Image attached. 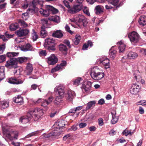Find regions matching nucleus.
Returning a JSON list of instances; mask_svg holds the SVG:
<instances>
[{"mask_svg":"<svg viewBox=\"0 0 146 146\" xmlns=\"http://www.w3.org/2000/svg\"><path fill=\"white\" fill-rule=\"evenodd\" d=\"M54 92L56 94L54 104L58 105L61 102L62 99L64 97L65 92V87L61 85L57 86L54 89Z\"/></svg>","mask_w":146,"mask_h":146,"instance_id":"obj_1","label":"nucleus"},{"mask_svg":"<svg viewBox=\"0 0 146 146\" xmlns=\"http://www.w3.org/2000/svg\"><path fill=\"white\" fill-rule=\"evenodd\" d=\"M3 131L4 136L10 140H15L18 139V132L13 131L8 128L3 127Z\"/></svg>","mask_w":146,"mask_h":146,"instance_id":"obj_2","label":"nucleus"},{"mask_svg":"<svg viewBox=\"0 0 146 146\" xmlns=\"http://www.w3.org/2000/svg\"><path fill=\"white\" fill-rule=\"evenodd\" d=\"M29 114L31 115L34 120L37 121L43 114V111L42 109L38 108H32L29 111Z\"/></svg>","mask_w":146,"mask_h":146,"instance_id":"obj_3","label":"nucleus"},{"mask_svg":"<svg viewBox=\"0 0 146 146\" xmlns=\"http://www.w3.org/2000/svg\"><path fill=\"white\" fill-rule=\"evenodd\" d=\"M43 2L41 1L38 0H33L32 1V6L29 7L27 10V13L29 15H33L34 14L38 11V8L36 7V5H40L42 6Z\"/></svg>","mask_w":146,"mask_h":146,"instance_id":"obj_4","label":"nucleus"},{"mask_svg":"<svg viewBox=\"0 0 146 146\" xmlns=\"http://www.w3.org/2000/svg\"><path fill=\"white\" fill-rule=\"evenodd\" d=\"M90 74L92 79L96 80L102 79L104 76V72H98L97 67L92 69Z\"/></svg>","mask_w":146,"mask_h":146,"instance_id":"obj_5","label":"nucleus"},{"mask_svg":"<svg viewBox=\"0 0 146 146\" xmlns=\"http://www.w3.org/2000/svg\"><path fill=\"white\" fill-rule=\"evenodd\" d=\"M128 37L129 38L131 43L135 45L139 40V35L136 32L133 31L129 34Z\"/></svg>","mask_w":146,"mask_h":146,"instance_id":"obj_6","label":"nucleus"},{"mask_svg":"<svg viewBox=\"0 0 146 146\" xmlns=\"http://www.w3.org/2000/svg\"><path fill=\"white\" fill-rule=\"evenodd\" d=\"M5 66L9 68H16L18 67L16 58H10L6 62Z\"/></svg>","mask_w":146,"mask_h":146,"instance_id":"obj_7","label":"nucleus"},{"mask_svg":"<svg viewBox=\"0 0 146 146\" xmlns=\"http://www.w3.org/2000/svg\"><path fill=\"white\" fill-rule=\"evenodd\" d=\"M24 80V79H20L16 77H11L9 79L8 82L11 84H22Z\"/></svg>","mask_w":146,"mask_h":146,"instance_id":"obj_8","label":"nucleus"},{"mask_svg":"<svg viewBox=\"0 0 146 146\" xmlns=\"http://www.w3.org/2000/svg\"><path fill=\"white\" fill-rule=\"evenodd\" d=\"M82 5L80 4L74 5L72 7L68 10V12L71 14H74L80 11L82 8Z\"/></svg>","mask_w":146,"mask_h":146,"instance_id":"obj_9","label":"nucleus"},{"mask_svg":"<svg viewBox=\"0 0 146 146\" xmlns=\"http://www.w3.org/2000/svg\"><path fill=\"white\" fill-rule=\"evenodd\" d=\"M141 86L136 83L133 84L130 89V93L132 94H137L140 90Z\"/></svg>","mask_w":146,"mask_h":146,"instance_id":"obj_10","label":"nucleus"},{"mask_svg":"<svg viewBox=\"0 0 146 146\" xmlns=\"http://www.w3.org/2000/svg\"><path fill=\"white\" fill-rule=\"evenodd\" d=\"M29 31L27 29H22L20 28L16 32V34L19 37L25 36L29 33Z\"/></svg>","mask_w":146,"mask_h":146,"instance_id":"obj_11","label":"nucleus"},{"mask_svg":"<svg viewBox=\"0 0 146 146\" xmlns=\"http://www.w3.org/2000/svg\"><path fill=\"white\" fill-rule=\"evenodd\" d=\"M76 20L80 23H82L84 27H86L88 23L86 19L83 15H79L76 18Z\"/></svg>","mask_w":146,"mask_h":146,"instance_id":"obj_12","label":"nucleus"},{"mask_svg":"<svg viewBox=\"0 0 146 146\" xmlns=\"http://www.w3.org/2000/svg\"><path fill=\"white\" fill-rule=\"evenodd\" d=\"M100 62L102 64L106 69L109 68L110 67V60L106 57L101 58L100 60Z\"/></svg>","mask_w":146,"mask_h":146,"instance_id":"obj_13","label":"nucleus"},{"mask_svg":"<svg viewBox=\"0 0 146 146\" xmlns=\"http://www.w3.org/2000/svg\"><path fill=\"white\" fill-rule=\"evenodd\" d=\"M57 57L54 54H52L48 58V63L49 64L54 65L57 62Z\"/></svg>","mask_w":146,"mask_h":146,"instance_id":"obj_14","label":"nucleus"},{"mask_svg":"<svg viewBox=\"0 0 146 146\" xmlns=\"http://www.w3.org/2000/svg\"><path fill=\"white\" fill-rule=\"evenodd\" d=\"M91 83L90 82L88 81L85 84L82 85V90L83 92L88 93L91 88Z\"/></svg>","mask_w":146,"mask_h":146,"instance_id":"obj_15","label":"nucleus"},{"mask_svg":"<svg viewBox=\"0 0 146 146\" xmlns=\"http://www.w3.org/2000/svg\"><path fill=\"white\" fill-rule=\"evenodd\" d=\"M32 115H30L29 114L28 112L27 115L25 116H23L21 117L20 119V121L23 123L25 124L29 122L32 117L31 116Z\"/></svg>","mask_w":146,"mask_h":146,"instance_id":"obj_16","label":"nucleus"},{"mask_svg":"<svg viewBox=\"0 0 146 146\" xmlns=\"http://www.w3.org/2000/svg\"><path fill=\"white\" fill-rule=\"evenodd\" d=\"M66 61H62L60 65H58L54 68H53L51 71L52 72H54L56 71L59 70H62L63 69V67L66 66Z\"/></svg>","mask_w":146,"mask_h":146,"instance_id":"obj_17","label":"nucleus"},{"mask_svg":"<svg viewBox=\"0 0 146 146\" xmlns=\"http://www.w3.org/2000/svg\"><path fill=\"white\" fill-rule=\"evenodd\" d=\"M21 50L23 51H34L35 49L29 43H27L23 46L21 48Z\"/></svg>","mask_w":146,"mask_h":146,"instance_id":"obj_18","label":"nucleus"},{"mask_svg":"<svg viewBox=\"0 0 146 146\" xmlns=\"http://www.w3.org/2000/svg\"><path fill=\"white\" fill-rule=\"evenodd\" d=\"M133 74L134 79H135L137 81L139 82L141 81L142 83L144 82V80H142L141 76L140 75V73L138 70L135 71V73H133Z\"/></svg>","mask_w":146,"mask_h":146,"instance_id":"obj_19","label":"nucleus"},{"mask_svg":"<svg viewBox=\"0 0 146 146\" xmlns=\"http://www.w3.org/2000/svg\"><path fill=\"white\" fill-rule=\"evenodd\" d=\"M104 7L102 5H98L96 6L95 8V11L97 15H100L104 12Z\"/></svg>","mask_w":146,"mask_h":146,"instance_id":"obj_20","label":"nucleus"},{"mask_svg":"<svg viewBox=\"0 0 146 146\" xmlns=\"http://www.w3.org/2000/svg\"><path fill=\"white\" fill-rule=\"evenodd\" d=\"M55 41L52 38H48L45 40V42L44 44V46H46L54 45Z\"/></svg>","mask_w":146,"mask_h":146,"instance_id":"obj_21","label":"nucleus"},{"mask_svg":"<svg viewBox=\"0 0 146 146\" xmlns=\"http://www.w3.org/2000/svg\"><path fill=\"white\" fill-rule=\"evenodd\" d=\"M33 70L32 65L30 63H28L26 67V70L25 71L27 75L31 74Z\"/></svg>","mask_w":146,"mask_h":146,"instance_id":"obj_22","label":"nucleus"},{"mask_svg":"<svg viewBox=\"0 0 146 146\" xmlns=\"http://www.w3.org/2000/svg\"><path fill=\"white\" fill-rule=\"evenodd\" d=\"M48 19L50 21H53L54 23H58L60 22V17L57 15H54L49 17Z\"/></svg>","mask_w":146,"mask_h":146,"instance_id":"obj_23","label":"nucleus"},{"mask_svg":"<svg viewBox=\"0 0 146 146\" xmlns=\"http://www.w3.org/2000/svg\"><path fill=\"white\" fill-rule=\"evenodd\" d=\"M75 96V94L73 91H69L66 96L67 99L69 101H71Z\"/></svg>","mask_w":146,"mask_h":146,"instance_id":"obj_24","label":"nucleus"},{"mask_svg":"<svg viewBox=\"0 0 146 146\" xmlns=\"http://www.w3.org/2000/svg\"><path fill=\"white\" fill-rule=\"evenodd\" d=\"M46 7L47 9H44L42 8H41L40 10V14L45 17H48L49 15L50 10H49L48 8V5Z\"/></svg>","mask_w":146,"mask_h":146,"instance_id":"obj_25","label":"nucleus"},{"mask_svg":"<svg viewBox=\"0 0 146 146\" xmlns=\"http://www.w3.org/2000/svg\"><path fill=\"white\" fill-rule=\"evenodd\" d=\"M127 58L128 59H133L137 57L138 54L137 53L129 51L127 53Z\"/></svg>","mask_w":146,"mask_h":146,"instance_id":"obj_26","label":"nucleus"},{"mask_svg":"<svg viewBox=\"0 0 146 146\" xmlns=\"http://www.w3.org/2000/svg\"><path fill=\"white\" fill-rule=\"evenodd\" d=\"M114 47L112 46L110 49L109 52L110 56L112 59H114L115 57L117 52L116 50L113 49Z\"/></svg>","mask_w":146,"mask_h":146,"instance_id":"obj_27","label":"nucleus"},{"mask_svg":"<svg viewBox=\"0 0 146 146\" xmlns=\"http://www.w3.org/2000/svg\"><path fill=\"white\" fill-rule=\"evenodd\" d=\"M140 25L143 26L146 25V16L143 15L141 16L138 21Z\"/></svg>","mask_w":146,"mask_h":146,"instance_id":"obj_28","label":"nucleus"},{"mask_svg":"<svg viewBox=\"0 0 146 146\" xmlns=\"http://www.w3.org/2000/svg\"><path fill=\"white\" fill-rule=\"evenodd\" d=\"M96 103V101L95 100L91 101L88 102L86 104V110H88L91 109L92 108H93V107L95 106Z\"/></svg>","mask_w":146,"mask_h":146,"instance_id":"obj_29","label":"nucleus"},{"mask_svg":"<svg viewBox=\"0 0 146 146\" xmlns=\"http://www.w3.org/2000/svg\"><path fill=\"white\" fill-rule=\"evenodd\" d=\"M53 36L58 38H61L63 36L62 31L60 30H57L52 34Z\"/></svg>","mask_w":146,"mask_h":146,"instance_id":"obj_30","label":"nucleus"},{"mask_svg":"<svg viewBox=\"0 0 146 146\" xmlns=\"http://www.w3.org/2000/svg\"><path fill=\"white\" fill-rule=\"evenodd\" d=\"M59 50L64 54H66L67 52L68 48L64 44H60L59 46Z\"/></svg>","mask_w":146,"mask_h":146,"instance_id":"obj_31","label":"nucleus"},{"mask_svg":"<svg viewBox=\"0 0 146 146\" xmlns=\"http://www.w3.org/2000/svg\"><path fill=\"white\" fill-rule=\"evenodd\" d=\"M14 102L16 103L19 104H23V98L21 97V95H19L17 97L14 98Z\"/></svg>","mask_w":146,"mask_h":146,"instance_id":"obj_32","label":"nucleus"},{"mask_svg":"<svg viewBox=\"0 0 146 146\" xmlns=\"http://www.w3.org/2000/svg\"><path fill=\"white\" fill-rule=\"evenodd\" d=\"M60 133L57 131H54L50 133L47 136L48 137H50L52 136V137L58 138L60 135Z\"/></svg>","mask_w":146,"mask_h":146,"instance_id":"obj_33","label":"nucleus"},{"mask_svg":"<svg viewBox=\"0 0 146 146\" xmlns=\"http://www.w3.org/2000/svg\"><path fill=\"white\" fill-rule=\"evenodd\" d=\"M17 63L22 64L26 62L28 59V58L25 57H21L16 58Z\"/></svg>","mask_w":146,"mask_h":146,"instance_id":"obj_34","label":"nucleus"},{"mask_svg":"<svg viewBox=\"0 0 146 146\" xmlns=\"http://www.w3.org/2000/svg\"><path fill=\"white\" fill-rule=\"evenodd\" d=\"M40 36L42 38H44L47 35V32L46 31L44 26H42L40 32Z\"/></svg>","mask_w":146,"mask_h":146,"instance_id":"obj_35","label":"nucleus"},{"mask_svg":"<svg viewBox=\"0 0 146 146\" xmlns=\"http://www.w3.org/2000/svg\"><path fill=\"white\" fill-rule=\"evenodd\" d=\"M19 28V24L17 23H12L9 26L10 30L11 31H13Z\"/></svg>","mask_w":146,"mask_h":146,"instance_id":"obj_36","label":"nucleus"},{"mask_svg":"<svg viewBox=\"0 0 146 146\" xmlns=\"http://www.w3.org/2000/svg\"><path fill=\"white\" fill-rule=\"evenodd\" d=\"M32 31L31 38L33 41H36L38 38V35L34 29H33Z\"/></svg>","mask_w":146,"mask_h":146,"instance_id":"obj_37","label":"nucleus"},{"mask_svg":"<svg viewBox=\"0 0 146 146\" xmlns=\"http://www.w3.org/2000/svg\"><path fill=\"white\" fill-rule=\"evenodd\" d=\"M117 44L119 45V52L120 53L123 52L125 48V44L122 43L121 42H118Z\"/></svg>","mask_w":146,"mask_h":146,"instance_id":"obj_38","label":"nucleus"},{"mask_svg":"<svg viewBox=\"0 0 146 146\" xmlns=\"http://www.w3.org/2000/svg\"><path fill=\"white\" fill-rule=\"evenodd\" d=\"M80 40V36L76 35L75 38L73 40V44L74 45H77L79 43Z\"/></svg>","mask_w":146,"mask_h":146,"instance_id":"obj_39","label":"nucleus"},{"mask_svg":"<svg viewBox=\"0 0 146 146\" xmlns=\"http://www.w3.org/2000/svg\"><path fill=\"white\" fill-rule=\"evenodd\" d=\"M111 114L112 115V119L111 120V123L114 124L117 122L118 117L117 116H116L112 112H111Z\"/></svg>","mask_w":146,"mask_h":146,"instance_id":"obj_40","label":"nucleus"},{"mask_svg":"<svg viewBox=\"0 0 146 146\" xmlns=\"http://www.w3.org/2000/svg\"><path fill=\"white\" fill-rule=\"evenodd\" d=\"M44 47L46 49L48 50L50 52L54 51L55 50H56V48L54 45H52L48 46H44Z\"/></svg>","mask_w":146,"mask_h":146,"instance_id":"obj_41","label":"nucleus"},{"mask_svg":"<svg viewBox=\"0 0 146 146\" xmlns=\"http://www.w3.org/2000/svg\"><path fill=\"white\" fill-rule=\"evenodd\" d=\"M19 54V53L18 52H8L7 53V56L10 58H11L18 56Z\"/></svg>","mask_w":146,"mask_h":146,"instance_id":"obj_42","label":"nucleus"},{"mask_svg":"<svg viewBox=\"0 0 146 146\" xmlns=\"http://www.w3.org/2000/svg\"><path fill=\"white\" fill-rule=\"evenodd\" d=\"M19 25L23 28H25L28 26V24L24 21L20 20L18 21Z\"/></svg>","mask_w":146,"mask_h":146,"instance_id":"obj_43","label":"nucleus"},{"mask_svg":"<svg viewBox=\"0 0 146 146\" xmlns=\"http://www.w3.org/2000/svg\"><path fill=\"white\" fill-rule=\"evenodd\" d=\"M82 81V80L81 78H78L74 81L73 84L76 86H78L81 83Z\"/></svg>","mask_w":146,"mask_h":146,"instance_id":"obj_44","label":"nucleus"},{"mask_svg":"<svg viewBox=\"0 0 146 146\" xmlns=\"http://www.w3.org/2000/svg\"><path fill=\"white\" fill-rule=\"evenodd\" d=\"M48 9L50 11H52V13L53 14H55L57 13L58 12V9L54 8L52 6L50 5H48Z\"/></svg>","mask_w":146,"mask_h":146,"instance_id":"obj_45","label":"nucleus"},{"mask_svg":"<svg viewBox=\"0 0 146 146\" xmlns=\"http://www.w3.org/2000/svg\"><path fill=\"white\" fill-rule=\"evenodd\" d=\"M1 103L3 109L6 108L9 106L8 103L5 101L1 102Z\"/></svg>","mask_w":146,"mask_h":146,"instance_id":"obj_46","label":"nucleus"},{"mask_svg":"<svg viewBox=\"0 0 146 146\" xmlns=\"http://www.w3.org/2000/svg\"><path fill=\"white\" fill-rule=\"evenodd\" d=\"M57 125L59 127H58L59 128L63 127L65 125L64 121L63 120L59 121L57 123Z\"/></svg>","mask_w":146,"mask_h":146,"instance_id":"obj_47","label":"nucleus"},{"mask_svg":"<svg viewBox=\"0 0 146 146\" xmlns=\"http://www.w3.org/2000/svg\"><path fill=\"white\" fill-rule=\"evenodd\" d=\"M83 11L84 13H85L87 16H90V14L89 11L88 9L86 6L84 7Z\"/></svg>","mask_w":146,"mask_h":146,"instance_id":"obj_48","label":"nucleus"},{"mask_svg":"<svg viewBox=\"0 0 146 146\" xmlns=\"http://www.w3.org/2000/svg\"><path fill=\"white\" fill-rule=\"evenodd\" d=\"M108 1L110 4L115 6L119 2V0H108Z\"/></svg>","mask_w":146,"mask_h":146,"instance_id":"obj_49","label":"nucleus"},{"mask_svg":"<svg viewBox=\"0 0 146 146\" xmlns=\"http://www.w3.org/2000/svg\"><path fill=\"white\" fill-rule=\"evenodd\" d=\"M122 134L123 135H125L126 136H127L128 135H131L132 134L131 131H129L126 129L123 131L122 132Z\"/></svg>","mask_w":146,"mask_h":146,"instance_id":"obj_50","label":"nucleus"},{"mask_svg":"<svg viewBox=\"0 0 146 146\" xmlns=\"http://www.w3.org/2000/svg\"><path fill=\"white\" fill-rule=\"evenodd\" d=\"M63 3L64 5L68 8V11L70 9H71V7H70L69 3L68 1L66 0H64L63 1Z\"/></svg>","mask_w":146,"mask_h":146,"instance_id":"obj_51","label":"nucleus"},{"mask_svg":"<svg viewBox=\"0 0 146 146\" xmlns=\"http://www.w3.org/2000/svg\"><path fill=\"white\" fill-rule=\"evenodd\" d=\"M29 3L26 1H24L22 4V7L24 9H26L28 6Z\"/></svg>","mask_w":146,"mask_h":146,"instance_id":"obj_52","label":"nucleus"},{"mask_svg":"<svg viewBox=\"0 0 146 146\" xmlns=\"http://www.w3.org/2000/svg\"><path fill=\"white\" fill-rule=\"evenodd\" d=\"M5 77V75L4 72H3L2 70L1 69L0 67V80H3Z\"/></svg>","mask_w":146,"mask_h":146,"instance_id":"obj_53","label":"nucleus"},{"mask_svg":"<svg viewBox=\"0 0 146 146\" xmlns=\"http://www.w3.org/2000/svg\"><path fill=\"white\" fill-rule=\"evenodd\" d=\"M42 23L43 25L45 27V25L47 26L48 24V19H43L41 20Z\"/></svg>","mask_w":146,"mask_h":146,"instance_id":"obj_54","label":"nucleus"},{"mask_svg":"<svg viewBox=\"0 0 146 146\" xmlns=\"http://www.w3.org/2000/svg\"><path fill=\"white\" fill-rule=\"evenodd\" d=\"M5 48V44H3L0 45V54L3 53Z\"/></svg>","mask_w":146,"mask_h":146,"instance_id":"obj_55","label":"nucleus"},{"mask_svg":"<svg viewBox=\"0 0 146 146\" xmlns=\"http://www.w3.org/2000/svg\"><path fill=\"white\" fill-rule=\"evenodd\" d=\"M49 104L48 103L47 100H42V102L41 106L43 107H46Z\"/></svg>","mask_w":146,"mask_h":146,"instance_id":"obj_56","label":"nucleus"},{"mask_svg":"<svg viewBox=\"0 0 146 146\" xmlns=\"http://www.w3.org/2000/svg\"><path fill=\"white\" fill-rule=\"evenodd\" d=\"M65 28L67 32L70 33L72 35L73 34V32L70 30V28L68 25H66L65 27Z\"/></svg>","mask_w":146,"mask_h":146,"instance_id":"obj_57","label":"nucleus"},{"mask_svg":"<svg viewBox=\"0 0 146 146\" xmlns=\"http://www.w3.org/2000/svg\"><path fill=\"white\" fill-rule=\"evenodd\" d=\"M98 125L100 126H102L104 124L103 120L102 118H99L98 120Z\"/></svg>","mask_w":146,"mask_h":146,"instance_id":"obj_58","label":"nucleus"},{"mask_svg":"<svg viewBox=\"0 0 146 146\" xmlns=\"http://www.w3.org/2000/svg\"><path fill=\"white\" fill-rule=\"evenodd\" d=\"M5 36L6 38H13L14 36V35L9 34L7 32H6L5 33Z\"/></svg>","mask_w":146,"mask_h":146,"instance_id":"obj_59","label":"nucleus"},{"mask_svg":"<svg viewBox=\"0 0 146 146\" xmlns=\"http://www.w3.org/2000/svg\"><path fill=\"white\" fill-rule=\"evenodd\" d=\"M6 56L5 55L0 56V62H2L6 60Z\"/></svg>","mask_w":146,"mask_h":146,"instance_id":"obj_60","label":"nucleus"},{"mask_svg":"<svg viewBox=\"0 0 146 146\" xmlns=\"http://www.w3.org/2000/svg\"><path fill=\"white\" fill-rule=\"evenodd\" d=\"M64 43L66 44L69 48L71 47V46L70 44L69 41L67 40H64Z\"/></svg>","mask_w":146,"mask_h":146,"instance_id":"obj_61","label":"nucleus"},{"mask_svg":"<svg viewBox=\"0 0 146 146\" xmlns=\"http://www.w3.org/2000/svg\"><path fill=\"white\" fill-rule=\"evenodd\" d=\"M39 54L40 56H45L46 55V51L45 50H41L39 52Z\"/></svg>","mask_w":146,"mask_h":146,"instance_id":"obj_62","label":"nucleus"},{"mask_svg":"<svg viewBox=\"0 0 146 146\" xmlns=\"http://www.w3.org/2000/svg\"><path fill=\"white\" fill-rule=\"evenodd\" d=\"M89 129L91 131H94L96 129V127L94 126H92L89 128Z\"/></svg>","mask_w":146,"mask_h":146,"instance_id":"obj_63","label":"nucleus"},{"mask_svg":"<svg viewBox=\"0 0 146 146\" xmlns=\"http://www.w3.org/2000/svg\"><path fill=\"white\" fill-rule=\"evenodd\" d=\"M39 86L35 84H33L31 86V90H35L37 87H38Z\"/></svg>","mask_w":146,"mask_h":146,"instance_id":"obj_64","label":"nucleus"}]
</instances>
